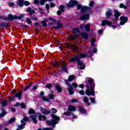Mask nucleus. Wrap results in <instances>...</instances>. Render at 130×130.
Listing matches in <instances>:
<instances>
[{"mask_svg":"<svg viewBox=\"0 0 130 130\" xmlns=\"http://www.w3.org/2000/svg\"><path fill=\"white\" fill-rule=\"evenodd\" d=\"M87 82L89 84L86 86L85 94L87 96H94L95 95V83H94V81H93L92 78H88Z\"/></svg>","mask_w":130,"mask_h":130,"instance_id":"nucleus-1","label":"nucleus"},{"mask_svg":"<svg viewBox=\"0 0 130 130\" xmlns=\"http://www.w3.org/2000/svg\"><path fill=\"white\" fill-rule=\"evenodd\" d=\"M77 5V10H80L81 12H86L89 7L86 6H82V5H78V1L71 0L69 4H67V7L68 8H73L75 7V6Z\"/></svg>","mask_w":130,"mask_h":130,"instance_id":"nucleus-2","label":"nucleus"},{"mask_svg":"<svg viewBox=\"0 0 130 130\" xmlns=\"http://www.w3.org/2000/svg\"><path fill=\"white\" fill-rule=\"evenodd\" d=\"M88 53L89 54L88 55H87V53H81L79 54V55L76 56L74 58L69 59V61H70V62H74L76 61V60H79V59L85 58L86 56H91V51H89Z\"/></svg>","mask_w":130,"mask_h":130,"instance_id":"nucleus-3","label":"nucleus"},{"mask_svg":"<svg viewBox=\"0 0 130 130\" xmlns=\"http://www.w3.org/2000/svg\"><path fill=\"white\" fill-rule=\"evenodd\" d=\"M52 120L51 121H47L46 123L49 125H51L53 127L55 126V124H57L58 121L60 119V118L59 116L55 115L54 114L51 115Z\"/></svg>","mask_w":130,"mask_h":130,"instance_id":"nucleus-4","label":"nucleus"},{"mask_svg":"<svg viewBox=\"0 0 130 130\" xmlns=\"http://www.w3.org/2000/svg\"><path fill=\"white\" fill-rule=\"evenodd\" d=\"M75 78L76 77H75L74 75H71L69 76V79L67 80H65L66 84L69 87L68 91L70 95H73V94H74L75 92H74V90H73V87H72V85H71L70 82H72V81H73V80H74Z\"/></svg>","mask_w":130,"mask_h":130,"instance_id":"nucleus-5","label":"nucleus"},{"mask_svg":"<svg viewBox=\"0 0 130 130\" xmlns=\"http://www.w3.org/2000/svg\"><path fill=\"white\" fill-rule=\"evenodd\" d=\"M24 14H20L19 16L17 15H12L11 14H9L8 15V18L6 17L5 16L0 15V19H3V20H8L9 19V20H14V19H19V20H21V19H23L24 18Z\"/></svg>","mask_w":130,"mask_h":130,"instance_id":"nucleus-6","label":"nucleus"},{"mask_svg":"<svg viewBox=\"0 0 130 130\" xmlns=\"http://www.w3.org/2000/svg\"><path fill=\"white\" fill-rule=\"evenodd\" d=\"M64 8H66V6L63 5H62L59 7L60 9L57 12V14L58 16H60L61 13H63V12H64Z\"/></svg>","mask_w":130,"mask_h":130,"instance_id":"nucleus-7","label":"nucleus"},{"mask_svg":"<svg viewBox=\"0 0 130 130\" xmlns=\"http://www.w3.org/2000/svg\"><path fill=\"white\" fill-rule=\"evenodd\" d=\"M114 16H115V18H112L113 21H115L118 19L119 16H120V13L119 12H118V10L115 9L114 11Z\"/></svg>","mask_w":130,"mask_h":130,"instance_id":"nucleus-8","label":"nucleus"},{"mask_svg":"<svg viewBox=\"0 0 130 130\" xmlns=\"http://www.w3.org/2000/svg\"><path fill=\"white\" fill-rule=\"evenodd\" d=\"M40 110L41 112L43 114H44L45 115H46L47 114H49L50 113V110H46V109H44V108L42 107H40Z\"/></svg>","mask_w":130,"mask_h":130,"instance_id":"nucleus-9","label":"nucleus"},{"mask_svg":"<svg viewBox=\"0 0 130 130\" xmlns=\"http://www.w3.org/2000/svg\"><path fill=\"white\" fill-rule=\"evenodd\" d=\"M61 70L63 71V72H66L68 73V70L67 69V63L64 61H61Z\"/></svg>","mask_w":130,"mask_h":130,"instance_id":"nucleus-10","label":"nucleus"},{"mask_svg":"<svg viewBox=\"0 0 130 130\" xmlns=\"http://www.w3.org/2000/svg\"><path fill=\"white\" fill-rule=\"evenodd\" d=\"M26 125V123L24 122L23 120H21V124L18 126V128L16 129V130H21L23 129V128H25L24 126Z\"/></svg>","mask_w":130,"mask_h":130,"instance_id":"nucleus-11","label":"nucleus"},{"mask_svg":"<svg viewBox=\"0 0 130 130\" xmlns=\"http://www.w3.org/2000/svg\"><path fill=\"white\" fill-rule=\"evenodd\" d=\"M77 63L78 66H79L78 67L79 70H84V69H85V64L84 63H83V62H82V61L79 60L77 61Z\"/></svg>","mask_w":130,"mask_h":130,"instance_id":"nucleus-12","label":"nucleus"},{"mask_svg":"<svg viewBox=\"0 0 130 130\" xmlns=\"http://www.w3.org/2000/svg\"><path fill=\"white\" fill-rule=\"evenodd\" d=\"M111 22L109 21V20H103L102 21V26H103V27H104V26H105L106 25H108V26H111Z\"/></svg>","mask_w":130,"mask_h":130,"instance_id":"nucleus-13","label":"nucleus"},{"mask_svg":"<svg viewBox=\"0 0 130 130\" xmlns=\"http://www.w3.org/2000/svg\"><path fill=\"white\" fill-rule=\"evenodd\" d=\"M120 24L121 25H124L126 22H127V17L122 16L120 17Z\"/></svg>","mask_w":130,"mask_h":130,"instance_id":"nucleus-14","label":"nucleus"},{"mask_svg":"<svg viewBox=\"0 0 130 130\" xmlns=\"http://www.w3.org/2000/svg\"><path fill=\"white\" fill-rule=\"evenodd\" d=\"M90 16L89 14H85L84 15H82L80 18L79 20H81L82 21L84 20H88L89 19V17Z\"/></svg>","mask_w":130,"mask_h":130,"instance_id":"nucleus-15","label":"nucleus"},{"mask_svg":"<svg viewBox=\"0 0 130 130\" xmlns=\"http://www.w3.org/2000/svg\"><path fill=\"white\" fill-rule=\"evenodd\" d=\"M22 92L18 91L16 93L14 97H16V98H18V100H21L22 99Z\"/></svg>","mask_w":130,"mask_h":130,"instance_id":"nucleus-16","label":"nucleus"},{"mask_svg":"<svg viewBox=\"0 0 130 130\" xmlns=\"http://www.w3.org/2000/svg\"><path fill=\"white\" fill-rule=\"evenodd\" d=\"M26 12L29 13V15H33L35 14V11L34 10H32L30 7H28Z\"/></svg>","mask_w":130,"mask_h":130,"instance_id":"nucleus-17","label":"nucleus"},{"mask_svg":"<svg viewBox=\"0 0 130 130\" xmlns=\"http://www.w3.org/2000/svg\"><path fill=\"white\" fill-rule=\"evenodd\" d=\"M64 115H66V116H70V115H72V117L73 118H76V116L73 114L72 112H66L63 113Z\"/></svg>","mask_w":130,"mask_h":130,"instance_id":"nucleus-18","label":"nucleus"},{"mask_svg":"<svg viewBox=\"0 0 130 130\" xmlns=\"http://www.w3.org/2000/svg\"><path fill=\"white\" fill-rule=\"evenodd\" d=\"M112 15V11L109 10L106 13V17L107 19H109L110 16Z\"/></svg>","mask_w":130,"mask_h":130,"instance_id":"nucleus-19","label":"nucleus"},{"mask_svg":"<svg viewBox=\"0 0 130 130\" xmlns=\"http://www.w3.org/2000/svg\"><path fill=\"white\" fill-rule=\"evenodd\" d=\"M90 26H91V23H87L85 25L84 28L86 32L90 31Z\"/></svg>","mask_w":130,"mask_h":130,"instance_id":"nucleus-20","label":"nucleus"},{"mask_svg":"<svg viewBox=\"0 0 130 130\" xmlns=\"http://www.w3.org/2000/svg\"><path fill=\"white\" fill-rule=\"evenodd\" d=\"M83 101L86 103V104H87V105H90V103H89V99H88V97L84 96Z\"/></svg>","mask_w":130,"mask_h":130,"instance_id":"nucleus-21","label":"nucleus"},{"mask_svg":"<svg viewBox=\"0 0 130 130\" xmlns=\"http://www.w3.org/2000/svg\"><path fill=\"white\" fill-rule=\"evenodd\" d=\"M30 118L32 120V121L34 123H37V120L36 119V115H31Z\"/></svg>","mask_w":130,"mask_h":130,"instance_id":"nucleus-22","label":"nucleus"},{"mask_svg":"<svg viewBox=\"0 0 130 130\" xmlns=\"http://www.w3.org/2000/svg\"><path fill=\"white\" fill-rule=\"evenodd\" d=\"M68 109L69 111H75L76 107L75 106L70 105L69 106Z\"/></svg>","mask_w":130,"mask_h":130,"instance_id":"nucleus-23","label":"nucleus"},{"mask_svg":"<svg viewBox=\"0 0 130 130\" xmlns=\"http://www.w3.org/2000/svg\"><path fill=\"white\" fill-rule=\"evenodd\" d=\"M78 38V36L76 35L74 37L72 35L70 36L69 38V40H70V41H74V39H76V38Z\"/></svg>","mask_w":130,"mask_h":130,"instance_id":"nucleus-24","label":"nucleus"},{"mask_svg":"<svg viewBox=\"0 0 130 130\" xmlns=\"http://www.w3.org/2000/svg\"><path fill=\"white\" fill-rule=\"evenodd\" d=\"M81 36L83 38H84L85 39H87L89 37V36L88 35V34H87L86 32H82V33H81Z\"/></svg>","mask_w":130,"mask_h":130,"instance_id":"nucleus-25","label":"nucleus"},{"mask_svg":"<svg viewBox=\"0 0 130 130\" xmlns=\"http://www.w3.org/2000/svg\"><path fill=\"white\" fill-rule=\"evenodd\" d=\"M18 4L19 7H23L24 6V0H18Z\"/></svg>","mask_w":130,"mask_h":130,"instance_id":"nucleus-26","label":"nucleus"},{"mask_svg":"<svg viewBox=\"0 0 130 130\" xmlns=\"http://www.w3.org/2000/svg\"><path fill=\"white\" fill-rule=\"evenodd\" d=\"M39 120H45L46 119V117L44 115H40L39 116Z\"/></svg>","mask_w":130,"mask_h":130,"instance_id":"nucleus-27","label":"nucleus"},{"mask_svg":"<svg viewBox=\"0 0 130 130\" xmlns=\"http://www.w3.org/2000/svg\"><path fill=\"white\" fill-rule=\"evenodd\" d=\"M60 28H62V23L60 22H58L57 23V26L56 27V29H60Z\"/></svg>","mask_w":130,"mask_h":130,"instance_id":"nucleus-28","label":"nucleus"},{"mask_svg":"<svg viewBox=\"0 0 130 130\" xmlns=\"http://www.w3.org/2000/svg\"><path fill=\"white\" fill-rule=\"evenodd\" d=\"M56 89L57 90L58 93H60L62 91L61 87H60L58 85H56Z\"/></svg>","mask_w":130,"mask_h":130,"instance_id":"nucleus-29","label":"nucleus"},{"mask_svg":"<svg viewBox=\"0 0 130 130\" xmlns=\"http://www.w3.org/2000/svg\"><path fill=\"white\" fill-rule=\"evenodd\" d=\"M72 49L75 52H77L78 51V47L76 45H72Z\"/></svg>","mask_w":130,"mask_h":130,"instance_id":"nucleus-30","label":"nucleus"},{"mask_svg":"<svg viewBox=\"0 0 130 130\" xmlns=\"http://www.w3.org/2000/svg\"><path fill=\"white\" fill-rule=\"evenodd\" d=\"M48 99H49V101L50 100H53V99H54V94H49Z\"/></svg>","mask_w":130,"mask_h":130,"instance_id":"nucleus-31","label":"nucleus"},{"mask_svg":"<svg viewBox=\"0 0 130 130\" xmlns=\"http://www.w3.org/2000/svg\"><path fill=\"white\" fill-rule=\"evenodd\" d=\"M79 111L81 112V113H85V111L84 108H83L82 107H79Z\"/></svg>","mask_w":130,"mask_h":130,"instance_id":"nucleus-32","label":"nucleus"},{"mask_svg":"<svg viewBox=\"0 0 130 130\" xmlns=\"http://www.w3.org/2000/svg\"><path fill=\"white\" fill-rule=\"evenodd\" d=\"M41 98L43 99V101H46L49 102V99L46 96H41Z\"/></svg>","mask_w":130,"mask_h":130,"instance_id":"nucleus-33","label":"nucleus"},{"mask_svg":"<svg viewBox=\"0 0 130 130\" xmlns=\"http://www.w3.org/2000/svg\"><path fill=\"white\" fill-rule=\"evenodd\" d=\"M28 113L29 114H34V113H35V111H34V109H30L28 111Z\"/></svg>","mask_w":130,"mask_h":130,"instance_id":"nucleus-34","label":"nucleus"},{"mask_svg":"<svg viewBox=\"0 0 130 130\" xmlns=\"http://www.w3.org/2000/svg\"><path fill=\"white\" fill-rule=\"evenodd\" d=\"M2 104L3 107L6 106L7 105V101H6V100H3L2 102Z\"/></svg>","mask_w":130,"mask_h":130,"instance_id":"nucleus-35","label":"nucleus"},{"mask_svg":"<svg viewBox=\"0 0 130 130\" xmlns=\"http://www.w3.org/2000/svg\"><path fill=\"white\" fill-rule=\"evenodd\" d=\"M79 32H80V30L78 28H74L73 30V33H79Z\"/></svg>","mask_w":130,"mask_h":130,"instance_id":"nucleus-36","label":"nucleus"},{"mask_svg":"<svg viewBox=\"0 0 130 130\" xmlns=\"http://www.w3.org/2000/svg\"><path fill=\"white\" fill-rule=\"evenodd\" d=\"M51 113H56V112H57V110L55 108H52L51 109Z\"/></svg>","mask_w":130,"mask_h":130,"instance_id":"nucleus-37","label":"nucleus"},{"mask_svg":"<svg viewBox=\"0 0 130 130\" xmlns=\"http://www.w3.org/2000/svg\"><path fill=\"white\" fill-rule=\"evenodd\" d=\"M6 114H7V113L6 112V111H3L1 114H0V117H4V116H5V115H6Z\"/></svg>","mask_w":130,"mask_h":130,"instance_id":"nucleus-38","label":"nucleus"},{"mask_svg":"<svg viewBox=\"0 0 130 130\" xmlns=\"http://www.w3.org/2000/svg\"><path fill=\"white\" fill-rule=\"evenodd\" d=\"M30 87H31V84L26 86L23 88L24 91H27V90H29V88H30Z\"/></svg>","mask_w":130,"mask_h":130,"instance_id":"nucleus-39","label":"nucleus"},{"mask_svg":"<svg viewBox=\"0 0 130 130\" xmlns=\"http://www.w3.org/2000/svg\"><path fill=\"white\" fill-rule=\"evenodd\" d=\"M16 120V118L13 117L9 120V123H13Z\"/></svg>","mask_w":130,"mask_h":130,"instance_id":"nucleus-40","label":"nucleus"},{"mask_svg":"<svg viewBox=\"0 0 130 130\" xmlns=\"http://www.w3.org/2000/svg\"><path fill=\"white\" fill-rule=\"evenodd\" d=\"M53 66H54V67H58L59 63H58L57 61H55V63H53Z\"/></svg>","mask_w":130,"mask_h":130,"instance_id":"nucleus-41","label":"nucleus"},{"mask_svg":"<svg viewBox=\"0 0 130 130\" xmlns=\"http://www.w3.org/2000/svg\"><path fill=\"white\" fill-rule=\"evenodd\" d=\"M38 130H53V129L51 128L46 127V128H39Z\"/></svg>","mask_w":130,"mask_h":130,"instance_id":"nucleus-42","label":"nucleus"},{"mask_svg":"<svg viewBox=\"0 0 130 130\" xmlns=\"http://www.w3.org/2000/svg\"><path fill=\"white\" fill-rule=\"evenodd\" d=\"M51 87H52V85L51 84H47L45 86V88H47L48 89H50V88H51Z\"/></svg>","mask_w":130,"mask_h":130,"instance_id":"nucleus-43","label":"nucleus"},{"mask_svg":"<svg viewBox=\"0 0 130 130\" xmlns=\"http://www.w3.org/2000/svg\"><path fill=\"white\" fill-rule=\"evenodd\" d=\"M26 22H27V24H32V21H31L30 18H27Z\"/></svg>","mask_w":130,"mask_h":130,"instance_id":"nucleus-44","label":"nucleus"},{"mask_svg":"<svg viewBox=\"0 0 130 130\" xmlns=\"http://www.w3.org/2000/svg\"><path fill=\"white\" fill-rule=\"evenodd\" d=\"M120 8H123L124 10H126L127 8L124 6L123 4H120Z\"/></svg>","mask_w":130,"mask_h":130,"instance_id":"nucleus-45","label":"nucleus"},{"mask_svg":"<svg viewBox=\"0 0 130 130\" xmlns=\"http://www.w3.org/2000/svg\"><path fill=\"white\" fill-rule=\"evenodd\" d=\"M71 86L72 87H74V88H78V84L76 83H73Z\"/></svg>","mask_w":130,"mask_h":130,"instance_id":"nucleus-46","label":"nucleus"},{"mask_svg":"<svg viewBox=\"0 0 130 130\" xmlns=\"http://www.w3.org/2000/svg\"><path fill=\"white\" fill-rule=\"evenodd\" d=\"M24 121H30V119L27 117H25L23 118Z\"/></svg>","mask_w":130,"mask_h":130,"instance_id":"nucleus-47","label":"nucleus"},{"mask_svg":"<svg viewBox=\"0 0 130 130\" xmlns=\"http://www.w3.org/2000/svg\"><path fill=\"white\" fill-rule=\"evenodd\" d=\"M90 100L92 103H93V104H95V99L93 98H90Z\"/></svg>","mask_w":130,"mask_h":130,"instance_id":"nucleus-48","label":"nucleus"},{"mask_svg":"<svg viewBox=\"0 0 130 130\" xmlns=\"http://www.w3.org/2000/svg\"><path fill=\"white\" fill-rule=\"evenodd\" d=\"M42 24L44 27H46L47 23H46V21H45V20L42 21Z\"/></svg>","mask_w":130,"mask_h":130,"instance_id":"nucleus-49","label":"nucleus"},{"mask_svg":"<svg viewBox=\"0 0 130 130\" xmlns=\"http://www.w3.org/2000/svg\"><path fill=\"white\" fill-rule=\"evenodd\" d=\"M23 5H25V6H29V5H30V2H29L28 1L24 2Z\"/></svg>","mask_w":130,"mask_h":130,"instance_id":"nucleus-50","label":"nucleus"},{"mask_svg":"<svg viewBox=\"0 0 130 130\" xmlns=\"http://www.w3.org/2000/svg\"><path fill=\"white\" fill-rule=\"evenodd\" d=\"M47 2V0H41L40 1V4L42 5V6H43V5H44V2Z\"/></svg>","mask_w":130,"mask_h":130,"instance_id":"nucleus-51","label":"nucleus"},{"mask_svg":"<svg viewBox=\"0 0 130 130\" xmlns=\"http://www.w3.org/2000/svg\"><path fill=\"white\" fill-rule=\"evenodd\" d=\"M79 94H80V95H85V92H84L83 90H80Z\"/></svg>","mask_w":130,"mask_h":130,"instance_id":"nucleus-52","label":"nucleus"},{"mask_svg":"<svg viewBox=\"0 0 130 130\" xmlns=\"http://www.w3.org/2000/svg\"><path fill=\"white\" fill-rule=\"evenodd\" d=\"M89 5V7H93V6H94V2L91 1Z\"/></svg>","mask_w":130,"mask_h":130,"instance_id":"nucleus-53","label":"nucleus"},{"mask_svg":"<svg viewBox=\"0 0 130 130\" xmlns=\"http://www.w3.org/2000/svg\"><path fill=\"white\" fill-rule=\"evenodd\" d=\"M20 106L22 107V108H24L25 109H26V106L25 105V104L22 103L20 104Z\"/></svg>","mask_w":130,"mask_h":130,"instance_id":"nucleus-54","label":"nucleus"},{"mask_svg":"<svg viewBox=\"0 0 130 130\" xmlns=\"http://www.w3.org/2000/svg\"><path fill=\"white\" fill-rule=\"evenodd\" d=\"M49 20H50V21H53V22H56V20L55 19L52 18V17H49Z\"/></svg>","mask_w":130,"mask_h":130,"instance_id":"nucleus-55","label":"nucleus"},{"mask_svg":"<svg viewBox=\"0 0 130 130\" xmlns=\"http://www.w3.org/2000/svg\"><path fill=\"white\" fill-rule=\"evenodd\" d=\"M71 102H72V103H76V102H78V100L76 99H73L71 100Z\"/></svg>","mask_w":130,"mask_h":130,"instance_id":"nucleus-56","label":"nucleus"},{"mask_svg":"<svg viewBox=\"0 0 130 130\" xmlns=\"http://www.w3.org/2000/svg\"><path fill=\"white\" fill-rule=\"evenodd\" d=\"M92 52L93 53H97V48H93Z\"/></svg>","mask_w":130,"mask_h":130,"instance_id":"nucleus-57","label":"nucleus"},{"mask_svg":"<svg viewBox=\"0 0 130 130\" xmlns=\"http://www.w3.org/2000/svg\"><path fill=\"white\" fill-rule=\"evenodd\" d=\"M55 6V4H54V3H51L50 7L51 8H54V7Z\"/></svg>","mask_w":130,"mask_h":130,"instance_id":"nucleus-58","label":"nucleus"},{"mask_svg":"<svg viewBox=\"0 0 130 130\" xmlns=\"http://www.w3.org/2000/svg\"><path fill=\"white\" fill-rule=\"evenodd\" d=\"M46 8L47 9V11L49 12V5L46 4Z\"/></svg>","mask_w":130,"mask_h":130,"instance_id":"nucleus-59","label":"nucleus"},{"mask_svg":"<svg viewBox=\"0 0 130 130\" xmlns=\"http://www.w3.org/2000/svg\"><path fill=\"white\" fill-rule=\"evenodd\" d=\"M9 5L10 7H13V6H14V3L11 2V3H9Z\"/></svg>","mask_w":130,"mask_h":130,"instance_id":"nucleus-60","label":"nucleus"},{"mask_svg":"<svg viewBox=\"0 0 130 130\" xmlns=\"http://www.w3.org/2000/svg\"><path fill=\"white\" fill-rule=\"evenodd\" d=\"M39 3V0H35L34 4L35 5H37V4H38Z\"/></svg>","mask_w":130,"mask_h":130,"instance_id":"nucleus-61","label":"nucleus"},{"mask_svg":"<svg viewBox=\"0 0 130 130\" xmlns=\"http://www.w3.org/2000/svg\"><path fill=\"white\" fill-rule=\"evenodd\" d=\"M39 10L40 11V14H43L44 12H43V10H42V9L40 8Z\"/></svg>","mask_w":130,"mask_h":130,"instance_id":"nucleus-62","label":"nucleus"},{"mask_svg":"<svg viewBox=\"0 0 130 130\" xmlns=\"http://www.w3.org/2000/svg\"><path fill=\"white\" fill-rule=\"evenodd\" d=\"M20 105H21V104H20V103H16V104L15 105V106H16L17 107H18V106H20Z\"/></svg>","mask_w":130,"mask_h":130,"instance_id":"nucleus-63","label":"nucleus"},{"mask_svg":"<svg viewBox=\"0 0 130 130\" xmlns=\"http://www.w3.org/2000/svg\"><path fill=\"white\" fill-rule=\"evenodd\" d=\"M103 32V30H102V29H100L99 30V34H102Z\"/></svg>","mask_w":130,"mask_h":130,"instance_id":"nucleus-64","label":"nucleus"}]
</instances>
